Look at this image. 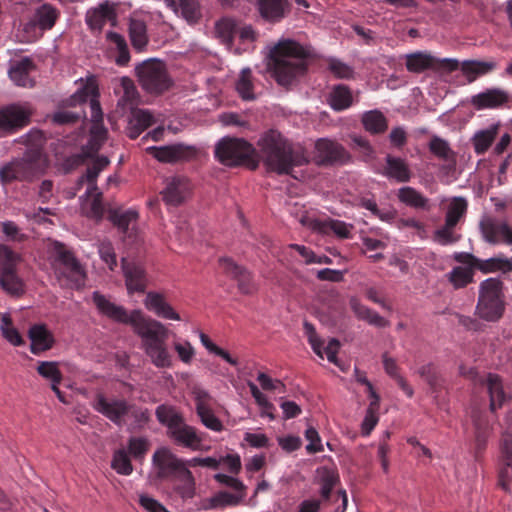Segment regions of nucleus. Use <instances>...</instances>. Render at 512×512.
Wrapping results in <instances>:
<instances>
[{
  "label": "nucleus",
  "instance_id": "nucleus-1",
  "mask_svg": "<svg viewBox=\"0 0 512 512\" xmlns=\"http://www.w3.org/2000/svg\"><path fill=\"white\" fill-rule=\"evenodd\" d=\"M92 300L101 315L132 327L141 340V349L155 367H172L173 356L167 345L169 330L162 322L146 316L139 309L128 312L98 291L93 292Z\"/></svg>",
  "mask_w": 512,
  "mask_h": 512
},
{
  "label": "nucleus",
  "instance_id": "nucleus-2",
  "mask_svg": "<svg viewBox=\"0 0 512 512\" xmlns=\"http://www.w3.org/2000/svg\"><path fill=\"white\" fill-rule=\"evenodd\" d=\"M310 57L308 47L293 39L281 38L269 46L267 67L280 86L289 87L304 76Z\"/></svg>",
  "mask_w": 512,
  "mask_h": 512
},
{
  "label": "nucleus",
  "instance_id": "nucleus-3",
  "mask_svg": "<svg viewBox=\"0 0 512 512\" xmlns=\"http://www.w3.org/2000/svg\"><path fill=\"white\" fill-rule=\"evenodd\" d=\"M257 144L263 164L270 172L290 174L294 167L309 162V156L302 146L294 145L276 130L264 133Z\"/></svg>",
  "mask_w": 512,
  "mask_h": 512
},
{
  "label": "nucleus",
  "instance_id": "nucleus-4",
  "mask_svg": "<svg viewBox=\"0 0 512 512\" xmlns=\"http://www.w3.org/2000/svg\"><path fill=\"white\" fill-rule=\"evenodd\" d=\"M48 252L52 269L61 287L80 289L85 285V268L69 249L54 241L49 245Z\"/></svg>",
  "mask_w": 512,
  "mask_h": 512
},
{
  "label": "nucleus",
  "instance_id": "nucleus-5",
  "mask_svg": "<svg viewBox=\"0 0 512 512\" xmlns=\"http://www.w3.org/2000/svg\"><path fill=\"white\" fill-rule=\"evenodd\" d=\"M157 420L167 427V436L177 446L192 451L203 449V439L196 428L185 423L182 415L172 406L160 405L156 408Z\"/></svg>",
  "mask_w": 512,
  "mask_h": 512
},
{
  "label": "nucleus",
  "instance_id": "nucleus-6",
  "mask_svg": "<svg viewBox=\"0 0 512 512\" xmlns=\"http://www.w3.org/2000/svg\"><path fill=\"white\" fill-rule=\"evenodd\" d=\"M504 312L503 283L488 278L480 283L476 314L486 321L498 320Z\"/></svg>",
  "mask_w": 512,
  "mask_h": 512
},
{
  "label": "nucleus",
  "instance_id": "nucleus-7",
  "mask_svg": "<svg viewBox=\"0 0 512 512\" xmlns=\"http://www.w3.org/2000/svg\"><path fill=\"white\" fill-rule=\"evenodd\" d=\"M135 71L141 87L148 93H162L172 84L165 63L158 59L143 61Z\"/></svg>",
  "mask_w": 512,
  "mask_h": 512
},
{
  "label": "nucleus",
  "instance_id": "nucleus-8",
  "mask_svg": "<svg viewBox=\"0 0 512 512\" xmlns=\"http://www.w3.org/2000/svg\"><path fill=\"white\" fill-rule=\"evenodd\" d=\"M254 147L243 139L223 138L215 147V156L226 166H238L250 160Z\"/></svg>",
  "mask_w": 512,
  "mask_h": 512
},
{
  "label": "nucleus",
  "instance_id": "nucleus-9",
  "mask_svg": "<svg viewBox=\"0 0 512 512\" xmlns=\"http://www.w3.org/2000/svg\"><path fill=\"white\" fill-rule=\"evenodd\" d=\"M152 464L156 476L159 479H166L171 476L175 478L180 475L186 467L185 460L179 458L168 447L158 448L152 456Z\"/></svg>",
  "mask_w": 512,
  "mask_h": 512
},
{
  "label": "nucleus",
  "instance_id": "nucleus-10",
  "mask_svg": "<svg viewBox=\"0 0 512 512\" xmlns=\"http://www.w3.org/2000/svg\"><path fill=\"white\" fill-rule=\"evenodd\" d=\"M32 110L27 105L12 104L0 110V136L11 134L29 124Z\"/></svg>",
  "mask_w": 512,
  "mask_h": 512
},
{
  "label": "nucleus",
  "instance_id": "nucleus-11",
  "mask_svg": "<svg viewBox=\"0 0 512 512\" xmlns=\"http://www.w3.org/2000/svg\"><path fill=\"white\" fill-rule=\"evenodd\" d=\"M43 162L40 153H38L36 162L29 159L10 162L0 168V182L6 185L14 180L31 179L39 172Z\"/></svg>",
  "mask_w": 512,
  "mask_h": 512
},
{
  "label": "nucleus",
  "instance_id": "nucleus-12",
  "mask_svg": "<svg viewBox=\"0 0 512 512\" xmlns=\"http://www.w3.org/2000/svg\"><path fill=\"white\" fill-rule=\"evenodd\" d=\"M81 86L77 89V91L71 96L70 104H82L89 100V107L91 113V121L93 123H101L103 119L102 109L100 107V103L97 100L98 90L97 83L94 77H89L85 82L80 80Z\"/></svg>",
  "mask_w": 512,
  "mask_h": 512
},
{
  "label": "nucleus",
  "instance_id": "nucleus-13",
  "mask_svg": "<svg viewBox=\"0 0 512 512\" xmlns=\"http://www.w3.org/2000/svg\"><path fill=\"white\" fill-rule=\"evenodd\" d=\"M164 183L165 186L161 191V196L169 206H179L191 196L192 184L185 176H171L166 178Z\"/></svg>",
  "mask_w": 512,
  "mask_h": 512
},
{
  "label": "nucleus",
  "instance_id": "nucleus-14",
  "mask_svg": "<svg viewBox=\"0 0 512 512\" xmlns=\"http://www.w3.org/2000/svg\"><path fill=\"white\" fill-rule=\"evenodd\" d=\"M305 334L308 338V341L313 349V351L321 358L323 359L324 356H326L327 360L338 367H340L341 370L345 371V368L341 366L337 359V353L340 348V343L337 339L331 338L327 345L323 347V343L320 340V338L316 334V330L314 326L305 321L303 323Z\"/></svg>",
  "mask_w": 512,
  "mask_h": 512
},
{
  "label": "nucleus",
  "instance_id": "nucleus-15",
  "mask_svg": "<svg viewBox=\"0 0 512 512\" xmlns=\"http://www.w3.org/2000/svg\"><path fill=\"white\" fill-rule=\"evenodd\" d=\"M128 406L129 402L124 399H108L103 395H98L94 403L97 412L103 414L118 426L126 423Z\"/></svg>",
  "mask_w": 512,
  "mask_h": 512
},
{
  "label": "nucleus",
  "instance_id": "nucleus-16",
  "mask_svg": "<svg viewBox=\"0 0 512 512\" xmlns=\"http://www.w3.org/2000/svg\"><path fill=\"white\" fill-rule=\"evenodd\" d=\"M122 270L128 294L143 293L148 285V277L142 264L122 258Z\"/></svg>",
  "mask_w": 512,
  "mask_h": 512
},
{
  "label": "nucleus",
  "instance_id": "nucleus-17",
  "mask_svg": "<svg viewBox=\"0 0 512 512\" xmlns=\"http://www.w3.org/2000/svg\"><path fill=\"white\" fill-rule=\"evenodd\" d=\"M30 340V352L34 355H40L52 349L56 343L53 332L44 323H36L30 326L28 330Z\"/></svg>",
  "mask_w": 512,
  "mask_h": 512
},
{
  "label": "nucleus",
  "instance_id": "nucleus-18",
  "mask_svg": "<svg viewBox=\"0 0 512 512\" xmlns=\"http://www.w3.org/2000/svg\"><path fill=\"white\" fill-rule=\"evenodd\" d=\"M145 308L154 313L157 317L165 320L180 321L179 313L167 301L164 294L156 291H149L143 300Z\"/></svg>",
  "mask_w": 512,
  "mask_h": 512
},
{
  "label": "nucleus",
  "instance_id": "nucleus-19",
  "mask_svg": "<svg viewBox=\"0 0 512 512\" xmlns=\"http://www.w3.org/2000/svg\"><path fill=\"white\" fill-rule=\"evenodd\" d=\"M501 463L500 485L509 492H512V434L505 432L502 434L500 442Z\"/></svg>",
  "mask_w": 512,
  "mask_h": 512
},
{
  "label": "nucleus",
  "instance_id": "nucleus-20",
  "mask_svg": "<svg viewBox=\"0 0 512 512\" xmlns=\"http://www.w3.org/2000/svg\"><path fill=\"white\" fill-rule=\"evenodd\" d=\"M314 159L318 164L343 162L346 159V152L337 142L323 138L315 143Z\"/></svg>",
  "mask_w": 512,
  "mask_h": 512
},
{
  "label": "nucleus",
  "instance_id": "nucleus-21",
  "mask_svg": "<svg viewBox=\"0 0 512 512\" xmlns=\"http://www.w3.org/2000/svg\"><path fill=\"white\" fill-rule=\"evenodd\" d=\"M220 266L224 272L238 281V289L243 294H252L256 291V285L252 281L251 275L244 268L238 266L230 258H221Z\"/></svg>",
  "mask_w": 512,
  "mask_h": 512
},
{
  "label": "nucleus",
  "instance_id": "nucleus-22",
  "mask_svg": "<svg viewBox=\"0 0 512 512\" xmlns=\"http://www.w3.org/2000/svg\"><path fill=\"white\" fill-rule=\"evenodd\" d=\"M481 231L485 241L489 243L503 242L512 245V228L506 222L492 220L481 222Z\"/></svg>",
  "mask_w": 512,
  "mask_h": 512
},
{
  "label": "nucleus",
  "instance_id": "nucleus-23",
  "mask_svg": "<svg viewBox=\"0 0 512 512\" xmlns=\"http://www.w3.org/2000/svg\"><path fill=\"white\" fill-rule=\"evenodd\" d=\"M116 17L113 3L108 0L90 8L85 15V22L91 30L101 31L105 23Z\"/></svg>",
  "mask_w": 512,
  "mask_h": 512
},
{
  "label": "nucleus",
  "instance_id": "nucleus-24",
  "mask_svg": "<svg viewBox=\"0 0 512 512\" xmlns=\"http://www.w3.org/2000/svg\"><path fill=\"white\" fill-rule=\"evenodd\" d=\"M166 7L177 16L182 17L189 24H196L202 17L198 0H163Z\"/></svg>",
  "mask_w": 512,
  "mask_h": 512
},
{
  "label": "nucleus",
  "instance_id": "nucleus-25",
  "mask_svg": "<svg viewBox=\"0 0 512 512\" xmlns=\"http://www.w3.org/2000/svg\"><path fill=\"white\" fill-rule=\"evenodd\" d=\"M157 122L155 116L147 109H132L127 125V135L136 139L144 130Z\"/></svg>",
  "mask_w": 512,
  "mask_h": 512
},
{
  "label": "nucleus",
  "instance_id": "nucleus-26",
  "mask_svg": "<svg viewBox=\"0 0 512 512\" xmlns=\"http://www.w3.org/2000/svg\"><path fill=\"white\" fill-rule=\"evenodd\" d=\"M508 98L506 91L493 88L472 96L471 104L478 110L493 109L505 104Z\"/></svg>",
  "mask_w": 512,
  "mask_h": 512
},
{
  "label": "nucleus",
  "instance_id": "nucleus-27",
  "mask_svg": "<svg viewBox=\"0 0 512 512\" xmlns=\"http://www.w3.org/2000/svg\"><path fill=\"white\" fill-rule=\"evenodd\" d=\"M349 305L354 315L362 321L367 322L369 325L384 328L389 326V321L382 317L379 313L372 310L368 306L361 303L357 297H351L349 299Z\"/></svg>",
  "mask_w": 512,
  "mask_h": 512
},
{
  "label": "nucleus",
  "instance_id": "nucleus-28",
  "mask_svg": "<svg viewBox=\"0 0 512 512\" xmlns=\"http://www.w3.org/2000/svg\"><path fill=\"white\" fill-rule=\"evenodd\" d=\"M481 385L487 387L490 397V410L492 412L501 408L506 401L503 384L500 377L496 374H488L485 379L479 380Z\"/></svg>",
  "mask_w": 512,
  "mask_h": 512
},
{
  "label": "nucleus",
  "instance_id": "nucleus-29",
  "mask_svg": "<svg viewBox=\"0 0 512 512\" xmlns=\"http://www.w3.org/2000/svg\"><path fill=\"white\" fill-rule=\"evenodd\" d=\"M496 68L497 62L494 60H465L461 63V72L469 83L474 82L481 76L491 73Z\"/></svg>",
  "mask_w": 512,
  "mask_h": 512
},
{
  "label": "nucleus",
  "instance_id": "nucleus-30",
  "mask_svg": "<svg viewBox=\"0 0 512 512\" xmlns=\"http://www.w3.org/2000/svg\"><path fill=\"white\" fill-rule=\"evenodd\" d=\"M308 225L314 231L323 234L333 232L336 236L340 238H349L351 236V230L353 228L351 224H347L344 221L336 219H329L326 221L310 220Z\"/></svg>",
  "mask_w": 512,
  "mask_h": 512
},
{
  "label": "nucleus",
  "instance_id": "nucleus-31",
  "mask_svg": "<svg viewBox=\"0 0 512 512\" xmlns=\"http://www.w3.org/2000/svg\"><path fill=\"white\" fill-rule=\"evenodd\" d=\"M258 8L261 16L268 21L278 22L289 11L287 0H259Z\"/></svg>",
  "mask_w": 512,
  "mask_h": 512
},
{
  "label": "nucleus",
  "instance_id": "nucleus-32",
  "mask_svg": "<svg viewBox=\"0 0 512 512\" xmlns=\"http://www.w3.org/2000/svg\"><path fill=\"white\" fill-rule=\"evenodd\" d=\"M405 59L406 68L411 73H422L436 68L437 58L428 52L417 51L406 54Z\"/></svg>",
  "mask_w": 512,
  "mask_h": 512
},
{
  "label": "nucleus",
  "instance_id": "nucleus-33",
  "mask_svg": "<svg viewBox=\"0 0 512 512\" xmlns=\"http://www.w3.org/2000/svg\"><path fill=\"white\" fill-rule=\"evenodd\" d=\"M384 174L397 182H408L412 176L411 170L404 159L390 155L386 157Z\"/></svg>",
  "mask_w": 512,
  "mask_h": 512
},
{
  "label": "nucleus",
  "instance_id": "nucleus-34",
  "mask_svg": "<svg viewBox=\"0 0 512 512\" xmlns=\"http://www.w3.org/2000/svg\"><path fill=\"white\" fill-rule=\"evenodd\" d=\"M59 17V11L53 5L44 3L35 9L33 23L41 30H50Z\"/></svg>",
  "mask_w": 512,
  "mask_h": 512
},
{
  "label": "nucleus",
  "instance_id": "nucleus-35",
  "mask_svg": "<svg viewBox=\"0 0 512 512\" xmlns=\"http://www.w3.org/2000/svg\"><path fill=\"white\" fill-rule=\"evenodd\" d=\"M476 268L483 273L502 272L508 273L512 271V259L503 254L486 260H477Z\"/></svg>",
  "mask_w": 512,
  "mask_h": 512
},
{
  "label": "nucleus",
  "instance_id": "nucleus-36",
  "mask_svg": "<svg viewBox=\"0 0 512 512\" xmlns=\"http://www.w3.org/2000/svg\"><path fill=\"white\" fill-rule=\"evenodd\" d=\"M81 199L82 210L88 217L94 219L102 218L104 208L102 204V193L99 191L98 188L96 191H92L91 193H88L87 190L85 195Z\"/></svg>",
  "mask_w": 512,
  "mask_h": 512
},
{
  "label": "nucleus",
  "instance_id": "nucleus-37",
  "mask_svg": "<svg viewBox=\"0 0 512 512\" xmlns=\"http://www.w3.org/2000/svg\"><path fill=\"white\" fill-rule=\"evenodd\" d=\"M400 202L415 209L429 210V199L410 186L402 187L397 193Z\"/></svg>",
  "mask_w": 512,
  "mask_h": 512
},
{
  "label": "nucleus",
  "instance_id": "nucleus-38",
  "mask_svg": "<svg viewBox=\"0 0 512 512\" xmlns=\"http://www.w3.org/2000/svg\"><path fill=\"white\" fill-rule=\"evenodd\" d=\"M110 163V160L106 156H98L87 168L86 174L79 178L78 184L82 185L84 181L89 184L88 193L97 190L96 179Z\"/></svg>",
  "mask_w": 512,
  "mask_h": 512
},
{
  "label": "nucleus",
  "instance_id": "nucleus-39",
  "mask_svg": "<svg viewBox=\"0 0 512 512\" xmlns=\"http://www.w3.org/2000/svg\"><path fill=\"white\" fill-rule=\"evenodd\" d=\"M235 89L239 96L246 101H251L256 98L254 92V81L250 68H243L235 83Z\"/></svg>",
  "mask_w": 512,
  "mask_h": 512
},
{
  "label": "nucleus",
  "instance_id": "nucleus-40",
  "mask_svg": "<svg viewBox=\"0 0 512 512\" xmlns=\"http://www.w3.org/2000/svg\"><path fill=\"white\" fill-rule=\"evenodd\" d=\"M116 92L119 94V106L123 108L132 107L136 103L138 93L134 82L130 78L122 77Z\"/></svg>",
  "mask_w": 512,
  "mask_h": 512
},
{
  "label": "nucleus",
  "instance_id": "nucleus-41",
  "mask_svg": "<svg viewBox=\"0 0 512 512\" xmlns=\"http://www.w3.org/2000/svg\"><path fill=\"white\" fill-rule=\"evenodd\" d=\"M109 219L119 230L126 234L130 227L132 230L134 229L138 212L133 209L126 211L114 210L110 212Z\"/></svg>",
  "mask_w": 512,
  "mask_h": 512
},
{
  "label": "nucleus",
  "instance_id": "nucleus-42",
  "mask_svg": "<svg viewBox=\"0 0 512 512\" xmlns=\"http://www.w3.org/2000/svg\"><path fill=\"white\" fill-rule=\"evenodd\" d=\"M180 482L175 485V492L183 499H192L196 494V481L189 468L176 477Z\"/></svg>",
  "mask_w": 512,
  "mask_h": 512
},
{
  "label": "nucleus",
  "instance_id": "nucleus-43",
  "mask_svg": "<svg viewBox=\"0 0 512 512\" xmlns=\"http://www.w3.org/2000/svg\"><path fill=\"white\" fill-rule=\"evenodd\" d=\"M106 39L110 48L118 52L115 62L119 66H125L130 60V54L125 38L116 32H107Z\"/></svg>",
  "mask_w": 512,
  "mask_h": 512
},
{
  "label": "nucleus",
  "instance_id": "nucleus-44",
  "mask_svg": "<svg viewBox=\"0 0 512 512\" xmlns=\"http://www.w3.org/2000/svg\"><path fill=\"white\" fill-rule=\"evenodd\" d=\"M32 66V61L29 58L21 59L9 69L10 79L18 86H28L30 84L28 73Z\"/></svg>",
  "mask_w": 512,
  "mask_h": 512
},
{
  "label": "nucleus",
  "instance_id": "nucleus-45",
  "mask_svg": "<svg viewBox=\"0 0 512 512\" xmlns=\"http://www.w3.org/2000/svg\"><path fill=\"white\" fill-rule=\"evenodd\" d=\"M329 104L336 111L347 109L352 104V94L344 85L336 86L329 95Z\"/></svg>",
  "mask_w": 512,
  "mask_h": 512
},
{
  "label": "nucleus",
  "instance_id": "nucleus-46",
  "mask_svg": "<svg viewBox=\"0 0 512 512\" xmlns=\"http://www.w3.org/2000/svg\"><path fill=\"white\" fill-rule=\"evenodd\" d=\"M129 35L133 47L137 50H142L148 43L146 24L142 20L131 19Z\"/></svg>",
  "mask_w": 512,
  "mask_h": 512
},
{
  "label": "nucleus",
  "instance_id": "nucleus-47",
  "mask_svg": "<svg viewBox=\"0 0 512 512\" xmlns=\"http://www.w3.org/2000/svg\"><path fill=\"white\" fill-rule=\"evenodd\" d=\"M429 150L441 160L455 162V152L451 149L449 143L439 136H432L429 142Z\"/></svg>",
  "mask_w": 512,
  "mask_h": 512
},
{
  "label": "nucleus",
  "instance_id": "nucleus-48",
  "mask_svg": "<svg viewBox=\"0 0 512 512\" xmlns=\"http://www.w3.org/2000/svg\"><path fill=\"white\" fill-rule=\"evenodd\" d=\"M362 123L365 129L371 133H382L387 129V120L382 112L372 110L364 113Z\"/></svg>",
  "mask_w": 512,
  "mask_h": 512
},
{
  "label": "nucleus",
  "instance_id": "nucleus-49",
  "mask_svg": "<svg viewBox=\"0 0 512 512\" xmlns=\"http://www.w3.org/2000/svg\"><path fill=\"white\" fill-rule=\"evenodd\" d=\"M149 419L150 415L147 409L129 403L125 424L132 429H140L148 423Z\"/></svg>",
  "mask_w": 512,
  "mask_h": 512
},
{
  "label": "nucleus",
  "instance_id": "nucleus-50",
  "mask_svg": "<svg viewBox=\"0 0 512 512\" xmlns=\"http://www.w3.org/2000/svg\"><path fill=\"white\" fill-rule=\"evenodd\" d=\"M154 157L161 162H175L184 155V147L181 144L151 147Z\"/></svg>",
  "mask_w": 512,
  "mask_h": 512
},
{
  "label": "nucleus",
  "instance_id": "nucleus-51",
  "mask_svg": "<svg viewBox=\"0 0 512 512\" xmlns=\"http://www.w3.org/2000/svg\"><path fill=\"white\" fill-rule=\"evenodd\" d=\"M468 203L462 197H455L448 204L445 220L449 223L457 225L465 216Z\"/></svg>",
  "mask_w": 512,
  "mask_h": 512
},
{
  "label": "nucleus",
  "instance_id": "nucleus-52",
  "mask_svg": "<svg viewBox=\"0 0 512 512\" xmlns=\"http://www.w3.org/2000/svg\"><path fill=\"white\" fill-rule=\"evenodd\" d=\"M36 371L41 377L49 380L51 384H60L62 381V373L56 361H39Z\"/></svg>",
  "mask_w": 512,
  "mask_h": 512
},
{
  "label": "nucleus",
  "instance_id": "nucleus-53",
  "mask_svg": "<svg viewBox=\"0 0 512 512\" xmlns=\"http://www.w3.org/2000/svg\"><path fill=\"white\" fill-rule=\"evenodd\" d=\"M383 365L386 373L396 380L397 384L403 390V392L408 397H412L414 391L412 387L407 383V381L398 373V367L395 360L393 358L388 357L387 355H384Z\"/></svg>",
  "mask_w": 512,
  "mask_h": 512
},
{
  "label": "nucleus",
  "instance_id": "nucleus-54",
  "mask_svg": "<svg viewBox=\"0 0 512 512\" xmlns=\"http://www.w3.org/2000/svg\"><path fill=\"white\" fill-rule=\"evenodd\" d=\"M454 288H463L473 280V269L470 267L457 266L447 275Z\"/></svg>",
  "mask_w": 512,
  "mask_h": 512
},
{
  "label": "nucleus",
  "instance_id": "nucleus-55",
  "mask_svg": "<svg viewBox=\"0 0 512 512\" xmlns=\"http://www.w3.org/2000/svg\"><path fill=\"white\" fill-rule=\"evenodd\" d=\"M237 23L234 19L223 18L216 23L215 32L226 44H231L236 37Z\"/></svg>",
  "mask_w": 512,
  "mask_h": 512
},
{
  "label": "nucleus",
  "instance_id": "nucleus-56",
  "mask_svg": "<svg viewBox=\"0 0 512 512\" xmlns=\"http://www.w3.org/2000/svg\"><path fill=\"white\" fill-rule=\"evenodd\" d=\"M0 330L2 336L13 346H21L24 341L18 330L12 325L9 315L4 314L1 318Z\"/></svg>",
  "mask_w": 512,
  "mask_h": 512
},
{
  "label": "nucleus",
  "instance_id": "nucleus-57",
  "mask_svg": "<svg viewBox=\"0 0 512 512\" xmlns=\"http://www.w3.org/2000/svg\"><path fill=\"white\" fill-rule=\"evenodd\" d=\"M0 285L9 294L18 296L23 293V283L15 274V270L0 275Z\"/></svg>",
  "mask_w": 512,
  "mask_h": 512
},
{
  "label": "nucleus",
  "instance_id": "nucleus-58",
  "mask_svg": "<svg viewBox=\"0 0 512 512\" xmlns=\"http://www.w3.org/2000/svg\"><path fill=\"white\" fill-rule=\"evenodd\" d=\"M111 467L120 475H130L133 471V466L129 459L127 452L124 449H119L113 454Z\"/></svg>",
  "mask_w": 512,
  "mask_h": 512
},
{
  "label": "nucleus",
  "instance_id": "nucleus-59",
  "mask_svg": "<svg viewBox=\"0 0 512 512\" xmlns=\"http://www.w3.org/2000/svg\"><path fill=\"white\" fill-rule=\"evenodd\" d=\"M455 224L445 220V224L434 232V240L440 245H448L457 242L460 235L455 233Z\"/></svg>",
  "mask_w": 512,
  "mask_h": 512
},
{
  "label": "nucleus",
  "instance_id": "nucleus-60",
  "mask_svg": "<svg viewBox=\"0 0 512 512\" xmlns=\"http://www.w3.org/2000/svg\"><path fill=\"white\" fill-rule=\"evenodd\" d=\"M20 257L10 248L0 245V275L15 270Z\"/></svg>",
  "mask_w": 512,
  "mask_h": 512
},
{
  "label": "nucleus",
  "instance_id": "nucleus-61",
  "mask_svg": "<svg viewBox=\"0 0 512 512\" xmlns=\"http://www.w3.org/2000/svg\"><path fill=\"white\" fill-rule=\"evenodd\" d=\"M495 131L487 129L477 132L473 137L474 149L477 154H483L488 150L495 138Z\"/></svg>",
  "mask_w": 512,
  "mask_h": 512
},
{
  "label": "nucleus",
  "instance_id": "nucleus-62",
  "mask_svg": "<svg viewBox=\"0 0 512 512\" xmlns=\"http://www.w3.org/2000/svg\"><path fill=\"white\" fill-rule=\"evenodd\" d=\"M199 339L202 345L210 352L213 353L222 359H224L226 362H228L230 365L236 366L238 364L237 359L230 356V354L225 351L224 349L218 347L216 344H214L209 337L204 334L203 332L199 333Z\"/></svg>",
  "mask_w": 512,
  "mask_h": 512
},
{
  "label": "nucleus",
  "instance_id": "nucleus-63",
  "mask_svg": "<svg viewBox=\"0 0 512 512\" xmlns=\"http://www.w3.org/2000/svg\"><path fill=\"white\" fill-rule=\"evenodd\" d=\"M150 447L146 437H131L128 441V451L135 459H143Z\"/></svg>",
  "mask_w": 512,
  "mask_h": 512
},
{
  "label": "nucleus",
  "instance_id": "nucleus-64",
  "mask_svg": "<svg viewBox=\"0 0 512 512\" xmlns=\"http://www.w3.org/2000/svg\"><path fill=\"white\" fill-rule=\"evenodd\" d=\"M192 396L195 401L197 413L211 409L212 397L206 390L200 387H194L192 389Z\"/></svg>",
  "mask_w": 512,
  "mask_h": 512
}]
</instances>
